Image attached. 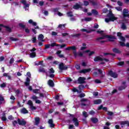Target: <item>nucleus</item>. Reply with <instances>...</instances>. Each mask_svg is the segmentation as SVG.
<instances>
[{"mask_svg": "<svg viewBox=\"0 0 129 129\" xmlns=\"http://www.w3.org/2000/svg\"><path fill=\"white\" fill-rule=\"evenodd\" d=\"M32 99H33V100H37V99H38V97L36 96H33L32 97Z\"/></svg>", "mask_w": 129, "mask_h": 129, "instance_id": "40", "label": "nucleus"}, {"mask_svg": "<svg viewBox=\"0 0 129 129\" xmlns=\"http://www.w3.org/2000/svg\"><path fill=\"white\" fill-rule=\"evenodd\" d=\"M73 121L76 126H78L79 125V122H78V119L76 117H74L73 118Z\"/></svg>", "mask_w": 129, "mask_h": 129, "instance_id": "14", "label": "nucleus"}, {"mask_svg": "<svg viewBox=\"0 0 129 129\" xmlns=\"http://www.w3.org/2000/svg\"><path fill=\"white\" fill-rule=\"evenodd\" d=\"M83 47H82L81 48V50H84V49H86V44L83 43Z\"/></svg>", "mask_w": 129, "mask_h": 129, "instance_id": "34", "label": "nucleus"}, {"mask_svg": "<svg viewBox=\"0 0 129 129\" xmlns=\"http://www.w3.org/2000/svg\"><path fill=\"white\" fill-rule=\"evenodd\" d=\"M83 115L85 117H87V116H88V114H87V112L85 111L83 112Z\"/></svg>", "mask_w": 129, "mask_h": 129, "instance_id": "35", "label": "nucleus"}, {"mask_svg": "<svg viewBox=\"0 0 129 129\" xmlns=\"http://www.w3.org/2000/svg\"><path fill=\"white\" fill-rule=\"evenodd\" d=\"M6 30L7 31H8V32H11V28H10V27H8V26H6L5 27Z\"/></svg>", "mask_w": 129, "mask_h": 129, "instance_id": "53", "label": "nucleus"}, {"mask_svg": "<svg viewBox=\"0 0 129 129\" xmlns=\"http://www.w3.org/2000/svg\"><path fill=\"white\" fill-rule=\"evenodd\" d=\"M62 35L63 37H66V36H68V33H62Z\"/></svg>", "mask_w": 129, "mask_h": 129, "instance_id": "58", "label": "nucleus"}, {"mask_svg": "<svg viewBox=\"0 0 129 129\" xmlns=\"http://www.w3.org/2000/svg\"><path fill=\"white\" fill-rule=\"evenodd\" d=\"M14 63V58H11L10 60V64H13Z\"/></svg>", "mask_w": 129, "mask_h": 129, "instance_id": "56", "label": "nucleus"}, {"mask_svg": "<svg viewBox=\"0 0 129 129\" xmlns=\"http://www.w3.org/2000/svg\"><path fill=\"white\" fill-rule=\"evenodd\" d=\"M10 99L12 100L11 101V103H14V102H15V100L16 99V98H15L14 96H11L10 97Z\"/></svg>", "mask_w": 129, "mask_h": 129, "instance_id": "32", "label": "nucleus"}, {"mask_svg": "<svg viewBox=\"0 0 129 129\" xmlns=\"http://www.w3.org/2000/svg\"><path fill=\"white\" fill-rule=\"evenodd\" d=\"M35 102H36V103L39 104V103H41V101H40V100H36Z\"/></svg>", "mask_w": 129, "mask_h": 129, "instance_id": "63", "label": "nucleus"}, {"mask_svg": "<svg viewBox=\"0 0 129 129\" xmlns=\"http://www.w3.org/2000/svg\"><path fill=\"white\" fill-rule=\"evenodd\" d=\"M81 32H86V33H91L93 31H94V30H87V29H81Z\"/></svg>", "mask_w": 129, "mask_h": 129, "instance_id": "21", "label": "nucleus"}, {"mask_svg": "<svg viewBox=\"0 0 129 129\" xmlns=\"http://www.w3.org/2000/svg\"><path fill=\"white\" fill-rule=\"evenodd\" d=\"M67 15H68V17H72V16H73L72 15V12H69L67 13Z\"/></svg>", "mask_w": 129, "mask_h": 129, "instance_id": "50", "label": "nucleus"}, {"mask_svg": "<svg viewBox=\"0 0 129 129\" xmlns=\"http://www.w3.org/2000/svg\"><path fill=\"white\" fill-rule=\"evenodd\" d=\"M117 4H118V6H120V7H121V6H122V3L120 1L117 2Z\"/></svg>", "mask_w": 129, "mask_h": 129, "instance_id": "60", "label": "nucleus"}, {"mask_svg": "<svg viewBox=\"0 0 129 129\" xmlns=\"http://www.w3.org/2000/svg\"><path fill=\"white\" fill-rule=\"evenodd\" d=\"M6 83H4L3 84H1L0 85L1 87H2V88H4V87H6Z\"/></svg>", "mask_w": 129, "mask_h": 129, "instance_id": "45", "label": "nucleus"}, {"mask_svg": "<svg viewBox=\"0 0 129 129\" xmlns=\"http://www.w3.org/2000/svg\"><path fill=\"white\" fill-rule=\"evenodd\" d=\"M76 69H78V70H79V69H80V65H79V64H77V65L76 66Z\"/></svg>", "mask_w": 129, "mask_h": 129, "instance_id": "55", "label": "nucleus"}, {"mask_svg": "<svg viewBox=\"0 0 129 129\" xmlns=\"http://www.w3.org/2000/svg\"><path fill=\"white\" fill-rule=\"evenodd\" d=\"M95 62L97 61H105V62H108V59L102 58V56H97L94 58Z\"/></svg>", "mask_w": 129, "mask_h": 129, "instance_id": "7", "label": "nucleus"}, {"mask_svg": "<svg viewBox=\"0 0 129 129\" xmlns=\"http://www.w3.org/2000/svg\"><path fill=\"white\" fill-rule=\"evenodd\" d=\"M48 84L49 86H50V87H53V86H54V82L51 80H49L48 81Z\"/></svg>", "mask_w": 129, "mask_h": 129, "instance_id": "19", "label": "nucleus"}, {"mask_svg": "<svg viewBox=\"0 0 129 129\" xmlns=\"http://www.w3.org/2000/svg\"><path fill=\"white\" fill-rule=\"evenodd\" d=\"M74 127V125L70 124L69 126V129H72Z\"/></svg>", "mask_w": 129, "mask_h": 129, "instance_id": "54", "label": "nucleus"}, {"mask_svg": "<svg viewBox=\"0 0 129 129\" xmlns=\"http://www.w3.org/2000/svg\"><path fill=\"white\" fill-rule=\"evenodd\" d=\"M121 35L122 34L120 32H118L117 34V37H118L119 40H120V41H122L119 42L120 45L122 47H124V46H125L126 47H127L128 48H129V43H127L125 44V43L124 42H125V38H124L123 36H121Z\"/></svg>", "mask_w": 129, "mask_h": 129, "instance_id": "3", "label": "nucleus"}, {"mask_svg": "<svg viewBox=\"0 0 129 129\" xmlns=\"http://www.w3.org/2000/svg\"><path fill=\"white\" fill-rule=\"evenodd\" d=\"M67 82H71V81H72V79L70 78H68L67 79Z\"/></svg>", "mask_w": 129, "mask_h": 129, "instance_id": "52", "label": "nucleus"}, {"mask_svg": "<svg viewBox=\"0 0 129 129\" xmlns=\"http://www.w3.org/2000/svg\"><path fill=\"white\" fill-rule=\"evenodd\" d=\"M17 123H18V121L15 120L13 122V125H16L17 124Z\"/></svg>", "mask_w": 129, "mask_h": 129, "instance_id": "62", "label": "nucleus"}, {"mask_svg": "<svg viewBox=\"0 0 129 129\" xmlns=\"http://www.w3.org/2000/svg\"><path fill=\"white\" fill-rule=\"evenodd\" d=\"M10 40H11V41H15L18 40V39L17 38H15L14 37H11Z\"/></svg>", "mask_w": 129, "mask_h": 129, "instance_id": "49", "label": "nucleus"}, {"mask_svg": "<svg viewBox=\"0 0 129 129\" xmlns=\"http://www.w3.org/2000/svg\"><path fill=\"white\" fill-rule=\"evenodd\" d=\"M59 69L60 70H65V69H67V67H64V64L63 63H61L59 65Z\"/></svg>", "mask_w": 129, "mask_h": 129, "instance_id": "15", "label": "nucleus"}, {"mask_svg": "<svg viewBox=\"0 0 129 129\" xmlns=\"http://www.w3.org/2000/svg\"><path fill=\"white\" fill-rule=\"evenodd\" d=\"M123 16L124 18H129V13L127 9H125L123 10Z\"/></svg>", "mask_w": 129, "mask_h": 129, "instance_id": "9", "label": "nucleus"}, {"mask_svg": "<svg viewBox=\"0 0 129 129\" xmlns=\"http://www.w3.org/2000/svg\"><path fill=\"white\" fill-rule=\"evenodd\" d=\"M115 9L117 10V11H118V12H120V11L122 10L120 7H115Z\"/></svg>", "mask_w": 129, "mask_h": 129, "instance_id": "38", "label": "nucleus"}, {"mask_svg": "<svg viewBox=\"0 0 129 129\" xmlns=\"http://www.w3.org/2000/svg\"><path fill=\"white\" fill-rule=\"evenodd\" d=\"M91 121H92V122L96 123V122H97L98 121V119H97V118H92L91 119Z\"/></svg>", "mask_w": 129, "mask_h": 129, "instance_id": "27", "label": "nucleus"}, {"mask_svg": "<svg viewBox=\"0 0 129 129\" xmlns=\"http://www.w3.org/2000/svg\"><path fill=\"white\" fill-rule=\"evenodd\" d=\"M18 123L20 125H26V124L27 123V122H26L25 120H24V119H18Z\"/></svg>", "mask_w": 129, "mask_h": 129, "instance_id": "10", "label": "nucleus"}, {"mask_svg": "<svg viewBox=\"0 0 129 129\" xmlns=\"http://www.w3.org/2000/svg\"><path fill=\"white\" fill-rule=\"evenodd\" d=\"M39 72H45V69H44V68H41L39 69Z\"/></svg>", "mask_w": 129, "mask_h": 129, "instance_id": "42", "label": "nucleus"}, {"mask_svg": "<svg viewBox=\"0 0 129 129\" xmlns=\"http://www.w3.org/2000/svg\"><path fill=\"white\" fill-rule=\"evenodd\" d=\"M128 123V121H122L120 122V124L122 127L123 126V125H125V124H127Z\"/></svg>", "mask_w": 129, "mask_h": 129, "instance_id": "29", "label": "nucleus"}, {"mask_svg": "<svg viewBox=\"0 0 129 129\" xmlns=\"http://www.w3.org/2000/svg\"><path fill=\"white\" fill-rule=\"evenodd\" d=\"M32 42L33 43H36V37H33L32 38Z\"/></svg>", "mask_w": 129, "mask_h": 129, "instance_id": "64", "label": "nucleus"}, {"mask_svg": "<svg viewBox=\"0 0 129 129\" xmlns=\"http://www.w3.org/2000/svg\"><path fill=\"white\" fill-rule=\"evenodd\" d=\"M86 78L84 77H80V78H79L78 79V82L80 84H82V83H84L85 80H86Z\"/></svg>", "mask_w": 129, "mask_h": 129, "instance_id": "13", "label": "nucleus"}, {"mask_svg": "<svg viewBox=\"0 0 129 129\" xmlns=\"http://www.w3.org/2000/svg\"><path fill=\"white\" fill-rule=\"evenodd\" d=\"M5 99L4 98V97L1 96H0V104H2L3 103H5Z\"/></svg>", "mask_w": 129, "mask_h": 129, "instance_id": "25", "label": "nucleus"}, {"mask_svg": "<svg viewBox=\"0 0 129 129\" xmlns=\"http://www.w3.org/2000/svg\"><path fill=\"white\" fill-rule=\"evenodd\" d=\"M39 122H40V118L39 117L35 118V124H39Z\"/></svg>", "mask_w": 129, "mask_h": 129, "instance_id": "31", "label": "nucleus"}, {"mask_svg": "<svg viewBox=\"0 0 129 129\" xmlns=\"http://www.w3.org/2000/svg\"><path fill=\"white\" fill-rule=\"evenodd\" d=\"M54 46H58L59 48H64V47H66V44H62L60 45L59 44H57L56 43H53L51 44H47L45 45V48L48 49V48H51V47H54Z\"/></svg>", "mask_w": 129, "mask_h": 129, "instance_id": "5", "label": "nucleus"}, {"mask_svg": "<svg viewBox=\"0 0 129 129\" xmlns=\"http://www.w3.org/2000/svg\"><path fill=\"white\" fill-rule=\"evenodd\" d=\"M19 26L21 27V28H25V25H24L22 23L19 24Z\"/></svg>", "mask_w": 129, "mask_h": 129, "instance_id": "61", "label": "nucleus"}, {"mask_svg": "<svg viewBox=\"0 0 129 129\" xmlns=\"http://www.w3.org/2000/svg\"><path fill=\"white\" fill-rule=\"evenodd\" d=\"M93 94L94 96H97L98 95V92H93Z\"/></svg>", "mask_w": 129, "mask_h": 129, "instance_id": "44", "label": "nucleus"}, {"mask_svg": "<svg viewBox=\"0 0 129 129\" xmlns=\"http://www.w3.org/2000/svg\"><path fill=\"white\" fill-rule=\"evenodd\" d=\"M112 51L114 53H117V54H119V53H120V50L117 48H113Z\"/></svg>", "mask_w": 129, "mask_h": 129, "instance_id": "23", "label": "nucleus"}, {"mask_svg": "<svg viewBox=\"0 0 129 129\" xmlns=\"http://www.w3.org/2000/svg\"><path fill=\"white\" fill-rule=\"evenodd\" d=\"M91 20H92L91 18H86L85 19V21H86V22H90Z\"/></svg>", "mask_w": 129, "mask_h": 129, "instance_id": "37", "label": "nucleus"}, {"mask_svg": "<svg viewBox=\"0 0 129 129\" xmlns=\"http://www.w3.org/2000/svg\"><path fill=\"white\" fill-rule=\"evenodd\" d=\"M123 64H124V62L121 61V62H118L117 63V65H118L119 66H122V65H123Z\"/></svg>", "mask_w": 129, "mask_h": 129, "instance_id": "39", "label": "nucleus"}, {"mask_svg": "<svg viewBox=\"0 0 129 129\" xmlns=\"http://www.w3.org/2000/svg\"><path fill=\"white\" fill-rule=\"evenodd\" d=\"M36 48H33L32 49L30 50V56L31 58H35L36 57Z\"/></svg>", "mask_w": 129, "mask_h": 129, "instance_id": "8", "label": "nucleus"}, {"mask_svg": "<svg viewBox=\"0 0 129 129\" xmlns=\"http://www.w3.org/2000/svg\"><path fill=\"white\" fill-rule=\"evenodd\" d=\"M92 14L94 16H97V15H98V12H97V11H96V10H92Z\"/></svg>", "mask_w": 129, "mask_h": 129, "instance_id": "24", "label": "nucleus"}, {"mask_svg": "<svg viewBox=\"0 0 129 129\" xmlns=\"http://www.w3.org/2000/svg\"><path fill=\"white\" fill-rule=\"evenodd\" d=\"M107 12H108V10H107V9H104L103 10V13H104V14L107 13Z\"/></svg>", "mask_w": 129, "mask_h": 129, "instance_id": "51", "label": "nucleus"}, {"mask_svg": "<svg viewBox=\"0 0 129 129\" xmlns=\"http://www.w3.org/2000/svg\"><path fill=\"white\" fill-rule=\"evenodd\" d=\"M116 20H117V18L115 17L114 15L112 14V13L109 12L105 21L106 23H109V22H114V21H116Z\"/></svg>", "mask_w": 129, "mask_h": 129, "instance_id": "4", "label": "nucleus"}, {"mask_svg": "<svg viewBox=\"0 0 129 129\" xmlns=\"http://www.w3.org/2000/svg\"><path fill=\"white\" fill-rule=\"evenodd\" d=\"M28 104L30 105L31 110H35L36 109V107L33 106V102L31 100L28 101Z\"/></svg>", "mask_w": 129, "mask_h": 129, "instance_id": "11", "label": "nucleus"}, {"mask_svg": "<svg viewBox=\"0 0 129 129\" xmlns=\"http://www.w3.org/2000/svg\"><path fill=\"white\" fill-rule=\"evenodd\" d=\"M28 23L29 24H31V25H32V26H37V23L33 21L32 20H29L28 21Z\"/></svg>", "mask_w": 129, "mask_h": 129, "instance_id": "22", "label": "nucleus"}, {"mask_svg": "<svg viewBox=\"0 0 129 129\" xmlns=\"http://www.w3.org/2000/svg\"><path fill=\"white\" fill-rule=\"evenodd\" d=\"M54 72H55V71H54V70H53L52 68H51V69H50L49 70V73L50 74H51V73H54Z\"/></svg>", "mask_w": 129, "mask_h": 129, "instance_id": "41", "label": "nucleus"}, {"mask_svg": "<svg viewBox=\"0 0 129 129\" xmlns=\"http://www.w3.org/2000/svg\"><path fill=\"white\" fill-rule=\"evenodd\" d=\"M66 50H73L75 57H77V55L80 56H83V54H86L87 55H89V56H91V55H93V54H94V51H90L88 50L83 52V53L79 52L77 54V52H76V47L75 46L68 47L66 48Z\"/></svg>", "mask_w": 129, "mask_h": 129, "instance_id": "1", "label": "nucleus"}, {"mask_svg": "<svg viewBox=\"0 0 129 129\" xmlns=\"http://www.w3.org/2000/svg\"><path fill=\"white\" fill-rule=\"evenodd\" d=\"M90 71H91V69H84L80 71V73H87L88 72H90Z\"/></svg>", "mask_w": 129, "mask_h": 129, "instance_id": "16", "label": "nucleus"}, {"mask_svg": "<svg viewBox=\"0 0 129 129\" xmlns=\"http://www.w3.org/2000/svg\"><path fill=\"white\" fill-rule=\"evenodd\" d=\"M38 40L42 42H44V36L42 34H40L38 36Z\"/></svg>", "mask_w": 129, "mask_h": 129, "instance_id": "20", "label": "nucleus"}, {"mask_svg": "<svg viewBox=\"0 0 129 129\" xmlns=\"http://www.w3.org/2000/svg\"><path fill=\"white\" fill-rule=\"evenodd\" d=\"M48 123H49L50 127H54V126H55V124H54V123H53V120H52V119L49 120Z\"/></svg>", "mask_w": 129, "mask_h": 129, "instance_id": "18", "label": "nucleus"}, {"mask_svg": "<svg viewBox=\"0 0 129 129\" xmlns=\"http://www.w3.org/2000/svg\"><path fill=\"white\" fill-rule=\"evenodd\" d=\"M95 83H101V81L100 80H95Z\"/></svg>", "mask_w": 129, "mask_h": 129, "instance_id": "46", "label": "nucleus"}, {"mask_svg": "<svg viewBox=\"0 0 129 129\" xmlns=\"http://www.w3.org/2000/svg\"><path fill=\"white\" fill-rule=\"evenodd\" d=\"M121 28L122 29V30H126V26L124 24H122Z\"/></svg>", "mask_w": 129, "mask_h": 129, "instance_id": "33", "label": "nucleus"}, {"mask_svg": "<svg viewBox=\"0 0 129 129\" xmlns=\"http://www.w3.org/2000/svg\"><path fill=\"white\" fill-rule=\"evenodd\" d=\"M39 91L40 90H39L38 89L33 90L34 93H39Z\"/></svg>", "mask_w": 129, "mask_h": 129, "instance_id": "43", "label": "nucleus"}, {"mask_svg": "<svg viewBox=\"0 0 129 129\" xmlns=\"http://www.w3.org/2000/svg\"><path fill=\"white\" fill-rule=\"evenodd\" d=\"M97 33H98V34H103V31L99 30L97 31Z\"/></svg>", "mask_w": 129, "mask_h": 129, "instance_id": "47", "label": "nucleus"}, {"mask_svg": "<svg viewBox=\"0 0 129 129\" xmlns=\"http://www.w3.org/2000/svg\"><path fill=\"white\" fill-rule=\"evenodd\" d=\"M8 118L9 119H10V120H12V119H14V117H13V116L10 115L8 117Z\"/></svg>", "mask_w": 129, "mask_h": 129, "instance_id": "59", "label": "nucleus"}, {"mask_svg": "<svg viewBox=\"0 0 129 129\" xmlns=\"http://www.w3.org/2000/svg\"><path fill=\"white\" fill-rule=\"evenodd\" d=\"M89 4V3H88V2H87V1H85V2H84V5L85 6H88Z\"/></svg>", "mask_w": 129, "mask_h": 129, "instance_id": "57", "label": "nucleus"}, {"mask_svg": "<svg viewBox=\"0 0 129 129\" xmlns=\"http://www.w3.org/2000/svg\"><path fill=\"white\" fill-rule=\"evenodd\" d=\"M21 3L24 5V8L25 9V11H27V10H29V7H30L29 3H27V1L25 0H21Z\"/></svg>", "mask_w": 129, "mask_h": 129, "instance_id": "6", "label": "nucleus"}, {"mask_svg": "<svg viewBox=\"0 0 129 129\" xmlns=\"http://www.w3.org/2000/svg\"><path fill=\"white\" fill-rule=\"evenodd\" d=\"M2 119L3 121H6V120H7V117H6V116H4L2 117Z\"/></svg>", "mask_w": 129, "mask_h": 129, "instance_id": "48", "label": "nucleus"}, {"mask_svg": "<svg viewBox=\"0 0 129 129\" xmlns=\"http://www.w3.org/2000/svg\"><path fill=\"white\" fill-rule=\"evenodd\" d=\"M82 6L79 5V4H76V5H75L73 7L74 9H75V10H77L78 9H79V8H81Z\"/></svg>", "mask_w": 129, "mask_h": 129, "instance_id": "26", "label": "nucleus"}, {"mask_svg": "<svg viewBox=\"0 0 129 129\" xmlns=\"http://www.w3.org/2000/svg\"><path fill=\"white\" fill-rule=\"evenodd\" d=\"M47 76H49V77H50V78H53L55 76V75H54V74H53L49 75L48 73H47Z\"/></svg>", "mask_w": 129, "mask_h": 129, "instance_id": "36", "label": "nucleus"}, {"mask_svg": "<svg viewBox=\"0 0 129 129\" xmlns=\"http://www.w3.org/2000/svg\"><path fill=\"white\" fill-rule=\"evenodd\" d=\"M21 112L22 113H28V110H27V109L24 108L21 109Z\"/></svg>", "mask_w": 129, "mask_h": 129, "instance_id": "30", "label": "nucleus"}, {"mask_svg": "<svg viewBox=\"0 0 129 129\" xmlns=\"http://www.w3.org/2000/svg\"><path fill=\"white\" fill-rule=\"evenodd\" d=\"M101 102V100L98 99L97 100L94 101V104H100V103Z\"/></svg>", "mask_w": 129, "mask_h": 129, "instance_id": "28", "label": "nucleus"}, {"mask_svg": "<svg viewBox=\"0 0 129 129\" xmlns=\"http://www.w3.org/2000/svg\"><path fill=\"white\" fill-rule=\"evenodd\" d=\"M108 75H110L111 77H113V78H116V77H117V74L113 73L112 71L109 72Z\"/></svg>", "mask_w": 129, "mask_h": 129, "instance_id": "12", "label": "nucleus"}, {"mask_svg": "<svg viewBox=\"0 0 129 129\" xmlns=\"http://www.w3.org/2000/svg\"><path fill=\"white\" fill-rule=\"evenodd\" d=\"M115 39H116V38L111 35H103L102 37L97 38V41L100 43H104L105 42H108V41H113Z\"/></svg>", "mask_w": 129, "mask_h": 129, "instance_id": "2", "label": "nucleus"}, {"mask_svg": "<svg viewBox=\"0 0 129 129\" xmlns=\"http://www.w3.org/2000/svg\"><path fill=\"white\" fill-rule=\"evenodd\" d=\"M31 80L29 78H27L26 82L24 83L25 86H29L30 85V82Z\"/></svg>", "mask_w": 129, "mask_h": 129, "instance_id": "17", "label": "nucleus"}]
</instances>
